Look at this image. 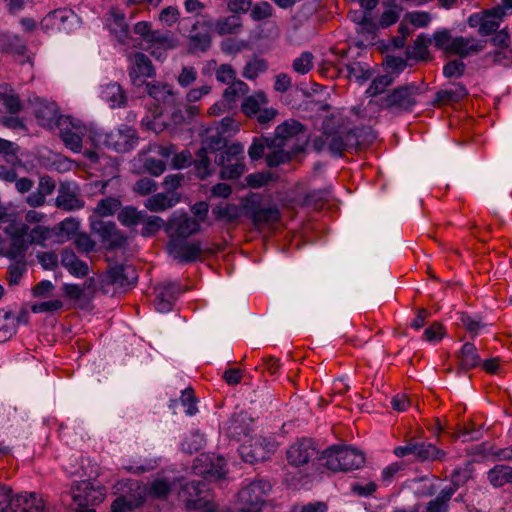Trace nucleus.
I'll return each mask as SVG.
<instances>
[{
  "instance_id": "obj_60",
  "label": "nucleus",
  "mask_w": 512,
  "mask_h": 512,
  "mask_svg": "<svg viewBox=\"0 0 512 512\" xmlns=\"http://www.w3.org/2000/svg\"><path fill=\"white\" fill-rule=\"evenodd\" d=\"M444 335L445 330L442 324L434 322L429 327L425 328L422 339L427 343L436 344L444 337Z\"/></svg>"
},
{
  "instance_id": "obj_1",
  "label": "nucleus",
  "mask_w": 512,
  "mask_h": 512,
  "mask_svg": "<svg viewBox=\"0 0 512 512\" xmlns=\"http://www.w3.org/2000/svg\"><path fill=\"white\" fill-rule=\"evenodd\" d=\"M121 206L118 198L108 197L98 202L93 214L90 216V228L92 232L98 234L103 241L110 242L111 245L120 246L125 239L119 235L116 225L111 221H103L102 217L113 215Z\"/></svg>"
},
{
  "instance_id": "obj_32",
  "label": "nucleus",
  "mask_w": 512,
  "mask_h": 512,
  "mask_svg": "<svg viewBox=\"0 0 512 512\" xmlns=\"http://www.w3.org/2000/svg\"><path fill=\"white\" fill-rule=\"evenodd\" d=\"M61 264L75 277L82 278L88 274L89 267L86 262L80 260L72 250L64 249L61 252Z\"/></svg>"
},
{
  "instance_id": "obj_19",
  "label": "nucleus",
  "mask_w": 512,
  "mask_h": 512,
  "mask_svg": "<svg viewBox=\"0 0 512 512\" xmlns=\"http://www.w3.org/2000/svg\"><path fill=\"white\" fill-rule=\"evenodd\" d=\"M168 251L174 259L180 262H192L199 258L202 248L197 241L172 239L168 244Z\"/></svg>"
},
{
  "instance_id": "obj_62",
  "label": "nucleus",
  "mask_w": 512,
  "mask_h": 512,
  "mask_svg": "<svg viewBox=\"0 0 512 512\" xmlns=\"http://www.w3.org/2000/svg\"><path fill=\"white\" fill-rule=\"evenodd\" d=\"M180 403L185 408L188 416H194L198 412L197 399L191 388L184 389L180 397Z\"/></svg>"
},
{
  "instance_id": "obj_18",
  "label": "nucleus",
  "mask_w": 512,
  "mask_h": 512,
  "mask_svg": "<svg viewBox=\"0 0 512 512\" xmlns=\"http://www.w3.org/2000/svg\"><path fill=\"white\" fill-rule=\"evenodd\" d=\"M105 498V489L90 481H81L73 489V500L78 506H94Z\"/></svg>"
},
{
  "instance_id": "obj_20",
  "label": "nucleus",
  "mask_w": 512,
  "mask_h": 512,
  "mask_svg": "<svg viewBox=\"0 0 512 512\" xmlns=\"http://www.w3.org/2000/svg\"><path fill=\"white\" fill-rule=\"evenodd\" d=\"M185 289L178 283L169 282L157 288L155 309L160 313H167L173 309L174 303Z\"/></svg>"
},
{
  "instance_id": "obj_23",
  "label": "nucleus",
  "mask_w": 512,
  "mask_h": 512,
  "mask_svg": "<svg viewBox=\"0 0 512 512\" xmlns=\"http://www.w3.org/2000/svg\"><path fill=\"white\" fill-rule=\"evenodd\" d=\"M134 33L148 42L158 43L164 49H174L177 47V40L170 32H152L150 24L145 21H140L135 24Z\"/></svg>"
},
{
  "instance_id": "obj_25",
  "label": "nucleus",
  "mask_w": 512,
  "mask_h": 512,
  "mask_svg": "<svg viewBox=\"0 0 512 512\" xmlns=\"http://www.w3.org/2000/svg\"><path fill=\"white\" fill-rule=\"evenodd\" d=\"M450 55H457L460 58H466L470 55L477 54L486 47L485 40H479L473 37H454Z\"/></svg>"
},
{
  "instance_id": "obj_53",
  "label": "nucleus",
  "mask_w": 512,
  "mask_h": 512,
  "mask_svg": "<svg viewBox=\"0 0 512 512\" xmlns=\"http://www.w3.org/2000/svg\"><path fill=\"white\" fill-rule=\"evenodd\" d=\"M459 321L472 336L479 335L487 327V324L483 323L479 317L468 313H460Z\"/></svg>"
},
{
  "instance_id": "obj_8",
  "label": "nucleus",
  "mask_w": 512,
  "mask_h": 512,
  "mask_svg": "<svg viewBox=\"0 0 512 512\" xmlns=\"http://www.w3.org/2000/svg\"><path fill=\"white\" fill-rule=\"evenodd\" d=\"M179 497L186 502L188 509L203 510V512H216L211 502V495L204 481L192 480L181 488Z\"/></svg>"
},
{
  "instance_id": "obj_37",
  "label": "nucleus",
  "mask_w": 512,
  "mask_h": 512,
  "mask_svg": "<svg viewBox=\"0 0 512 512\" xmlns=\"http://www.w3.org/2000/svg\"><path fill=\"white\" fill-rule=\"evenodd\" d=\"M203 459L205 461L209 460L210 464L209 467L205 469H199L198 466L195 465L194 469L197 470L200 474H205L216 479H220L225 475L226 461L223 457H215L214 455L209 457L202 455L201 458H197V462L202 461Z\"/></svg>"
},
{
  "instance_id": "obj_45",
  "label": "nucleus",
  "mask_w": 512,
  "mask_h": 512,
  "mask_svg": "<svg viewBox=\"0 0 512 512\" xmlns=\"http://www.w3.org/2000/svg\"><path fill=\"white\" fill-rule=\"evenodd\" d=\"M146 217V211L138 210L135 207H124L118 214L119 221L128 227L141 224Z\"/></svg>"
},
{
  "instance_id": "obj_14",
  "label": "nucleus",
  "mask_w": 512,
  "mask_h": 512,
  "mask_svg": "<svg viewBox=\"0 0 512 512\" xmlns=\"http://www.w3.org/2000/svg\"><path fill=\"white\" fill-rule=\"evenodd\" d=\"M277 448V444L271 437H256L250 440V444H242L239 448L241 458L248 463L266 460Z\"/></svg>"
},
{
  "instance_id": "obj_43",
  "label": "nucleus",
  "mask_w": 512,
  "mask_h": 512,
  "mask_svg": "<svg viewBox=\"0 0 512 512\" xmlns=\"http://www.w3.org/2000/svg\"><path fill=\"white\" fill-rule=\"evenodd\" d=\"M461 367L465 370L472 369L479 365L480 357L474 344L467 342L463 344L459 352Z\"/></svg>"
},
{
  "instance_id": "obj_58",
  "label": "nucleus",
  "mask_w": 512,
  "mask_h": 512,
  "mask_svg": "<svg viewBox=\"0 0 512 512\" xmlns=\"http://www.w3.org/2000/svg\"><path fill=\"white\" fill-rule=\"evenodd\" d=\"M280 219V211L276 206L262 207L253 221L255 225L273 224Z\"/></svg>"
},
{
  "instance_id": "obj_54",
  "label": "nucleus",
  "mask_w": 512,
  "mask_h": 512,
  "mask_svg": "<svg viewBox=\"0 0 512 512\" xmlns=\"http://www.w3.org/2000/svg\"><path fill=\"white\" fill-rule=\"evenodd\" d=\"M205 444L204 435L198 431L189 433L182 441L181 448L184 452L192 454L203 448Z\"/></svg>"
},
{
  "instance_id": "obj_28",
  "label": "nucleus",
  "mask_w": 512,
  "mask_h": 512,
  "mask_svg": "<svg viewBox=\"0 0 512 512\" xmlns=\"http://www.w3.org/2000/svg\"><path fill=\"white\" fill-rule=\"evenodd\" d=\"M44 502L36 493L23 492L14 496L12 512H43Z\"/></svg>"
},
{
  "instance_id": "obj_15",
  "label": "nucleus",
  "mask_w": 512,
  "mask_h": 512,
  "mask_svg": "<svg viewBox=\"0 0 512 512\" xmlns=\"http://www.w3.org/2000/svg\"><path fill=\"white\" fill-rule=\"evenodd\" d=\"M29 105L38 120V123L47 128H53L58 125L62 115H59L58 107L55 102L46 100L39 96H33L29 99Z\"/></svg>"
},
{
  "instance_id": "obj_4",
  "label": "nucleus",
  "mask_w": 512,
  "mask_h": 512,
  "mask_svg": "<svg viewBox=\"0 0 512 512\" xmlns=\"http://www.w3.org/2000/svg\"><path fill=\"white\" fill-rule=\"evenodd\" d=\"M323 465L332 471L359 469L365 462L364 454L353 447H329L322 453Z\"/></svg>"
},
{
  "instance_id": "obj_39",
  "label": "nucleus",
  "mask_w": 512,
  "mask_h": 512,
  "mask_svg": "<svg viewBox=\"0 0 512 512\" xmlns=\"http://www.w3.org/2000/svg\"><path fill=\"white\" fill-rule=\"evenodd\" d=\"M412 28L416 27V13H408L401 21L398 29L399 35L392 38L391 42L394 48H403L406 44L407 37L413 31Z\"/></svg>"
},
{
  "instance_id": "obj_16",
  "label": "nucleus",
  "mask_w": 512,
  "mask_h": 512,
  "mask_svg": "<svg viewBox=\"0 0 512 512\" xmlns=\"http://www.w3.org/2000/svg\"><path fill=\"white\" fill-rule=\"evenodd\" d=\"M5 232L10 238L6 256L12 259L22 257L31 245L28 236V226L24 223L12 224L6 227Z\"/></svg>"
},
{
  "instance_id": "obj_22",
  "label": "nucleus",
  "mask_w": 512,
  "mask_h": 512,
  "mask_svg": "<svg viewBox=\"0 0 512 512\" xmlns=\"http://www.w3.org/2000/svg\"><path fill=\"white\" fill-rule=\"evenodd\" d=\"M317 452L311 439H302L293 443L287 450L289 464L299 467L308 463Z\"/></svg>"
},
{
  "instance_id": "obj_41",
  "label": "nucleus",
  "mask_w": 512,
  "mask_h": 512,
  "mask_svg": "<svg viewBox=\"0 0 512 512\" xmlns=\"http://www.w3.org/2000/svg\"><path fill=\"white\" fill-rule=\"evenodd\" d=\"M487 477L494 487H501L505 484L512 483V467L496 465L488 471Z\"/></svg>"
},
{
  "instance_id": "obj_17",
  "label": "nucleus",
  "mask_w": 512,
  "mask_h": 512,
  "mask_svg": "<svg viewBox=\"0 0 512 512\" xmlns=\"http://www.w3.org/2000/svg\"><path fill=\"white\" fill-rule=\"evenodd\" d=\"M505 16L502 8H493L482 14H473L468 19L470 27H478V32L482 36H488L498 30Z\"/></svg>"
},
{
  "instance_id": "obj_61",
  "label": "nucleus",
  "mask_w": 512,
  "mask_h": 512,
  "mask_svg": "<svg viewBox=\"0 0 512 512\" xmlns=\"http://www.w3.org/2000/svg\"><path fill=\"white\" fill-rule=\"evenodd\" d=\"M393 81H394V76H392L390 74L378 76L377 78H375L372 81V83L366 90V93L369 96L378 95V94L382 93L386 87L391 85L393 83Z\"/></svg>"
},
{
  "instance_id": "obj_26",
  "label": "nucleus",
  "mask_w": 512,
  "mask_h": 512,
  "mask_svg": "<svg viewBox=\"0 0 512 512\" xmlns=\"http://www.w3.org/2000/svg\"><path fill=\"white\" fill-rule=\"evenodd\" d=\"M415 95L416 89L413 84L401 86L387 96L386 105L404 110L411 109L414 105Z\"/></svg>"
},
{
  "instance_id": "obj_13",
  "label": "nucleus",
  "mask_w": 512,
  "mask_h": 512,
  "mask_svg": "<svg viewBox=\"0 0 512 512\" xmlns=\"http://www.w3.org/2000/svg\"><path fill=\"white\" fill-rule=\"evenodd\" d=\"M78 23L77 15L70 9L61 8L48 13L41 20V29L53 34L56 32H70Z\"/></svg>"
},
{
  "instance_id": "obj_24",
  "label": "nucleus",
  "mask_w": 512,
  "mask_h": 512,
  "mask_svg": "<svg viewBox=\"0 0 512 512\" xmlns=\"http://www.w3.org/2000/svg\"><path fill=\"white\" fill-rule=\"evenodd\" d=\"M170 227L175 234L182 239L196 234L200 231V223L197 219L190 217L187 213L176 211L170 220Z\"/></svg>"
},
{
  "instance_id": "obj_10",
  "label": "nucleus",
  "mask_w": 512,
  "mask_h": 512,
  "mask_svg": "<svg viewBox=\"0 0 512 512\" xmlns=\"http://www.w3.org/2000/svg\"><path fill=\"white\" fill-rule=\"evenodd\" d=\"M270 490V484L258 480L244 487L238 494L241 508L238 512H261L264 505V496Z\"/></svg>"
},
{
  "instance_id": "obj_59",
  "label": "nucleus",
  "mask_w": 512,
  "mask_h": 512,
  "mask_svg": "<svg viewBox=\"0 0 512 512\" xmlns=\"http://www.w3.org/2000/svg\"><path fill=\"white\" fill-rule=\"evenodd\" d=\"M267 70V64L262 59H253L246 63L243 76L246 79L253 80L257 78L261 73Z\"/></svg>"
},
{
  "instance_id": "obj_21",
  "label": "nucleus",
  "mask_w": 512,
  "mask_h": 512,
  "mask_svg": "<svg viewBox=\"0 0 512 512\" xmlns=\"http://www.w3.org/2000/svg\"><path fill=\"white\" fill-rule=\"evenodd\" d=\"M154 75V67L145 54L138 52L130 58L129 76L134 85L139 86L145 83V78H150Z\"/></svg>"
},
{
  "instance_id": "obj_30",
  "label": "nucleus",
  "mask_w": 512,
  "mask_h": 512,
  "mask_svg": "<svg viewBox=\"0 0 512 512\" xmlns=\"http://www.w3.org/2000/svg\"><path fill=\"white\" fill-rule=\"evenodd\" d=\"M107 279L110 284L125 287L134 284L137 275L131 266L116 265L108 270Z\"/></svg>"
},
{
  "instance_id": "obj_3",
  "label": "nucleus",
  "mask_w": 512,
  "mask_h": 512,
  "mask_svg": "<svg viewBox=\"0 0 512 512\" xmlns=\"http://www.w3.org/2000/svg\"><path fill=\"white\" fill-rule=\"evenodd\" d=\"M57 126L65 146L75 153L81 152L83 144L92 145L91 136L97 133V127L87 126L81 120L70 116L61 117Z\"/></svg>"
},
{
  "instance_id": "obj_56",
  "label": "nucleus",
  "mask_w": 512,
  "mask_h": 512,
  "mask_svg": "<svg viewBox=\"0 0 512 512\" xmlns=\"http://www.w3.org/2000/svg\"><path fill=\"white\" fill-rule=\"evenodd\" d=\"M52 235L53 230L42 225H37L31 230L28 228V236L31 245H39L44 247L46 242L51 239Z\"/></svg>"
},
{
  "instance_id": "obj_40",
  "label": "nucleus",
  "mask_w": 512,
  "mask_h": 512,
  "mask_svg": "<svg viewBox=\"0 0 512 512\" xmlns=\"http://www.w3.org/2000/svg\"><path fill=\"white\" fill-rule=\"evenodd\" d=\"M146 92L158 103L167 104L173 101L171 86L158 82L146 83Z\"/></svg>"
},
{
  "instance_id": "obj_49",
  "label": "nucleus",
  "mask_w": 512,
  "mask_h": 512,
  "mask_svg": "<svg viewBox=\"0 0 512 512\" xmlns=\"http://www.w3.org/2000/svg\"><path fill=\"white\" fill-rule=\"evenodd\" d=\"M248 85L243 81H236L231 83L223 93L225 102L232 108L237 99L248 92Z\"/></svg>"
},
{
  "instance_id": "obj_35",
  "label": "nucleus",
  "mask_w": 512,
  "mask_h": 512,
  "mask_svg": "<svg viewBox=\"0 0 512 512\" xmlns=\"http://www.w3.org/2000/svg\"><path fill=\"white\" fill-rule=\"evenodd\" d=\"M416 53V41L414 45H409L407 51L405 52L406 57H399L394 55H387L384 60V64L390 75H399L402 71L406 69L410 64L408 61L415 56Z\"/></svg>"
},
{
  "instance_id": "obj_9",
  "label": "nucleus",
  "mask_w": 512,
  "mask_h": 512,
  "mask_svg": "<svg viewBox=\"0 0 512 512\" xmlns=\"http://www.w3.org/2000/svg\"><path fill=\"white\" fill-rule=\"evenodd\" d=\"M324 133L313 140V148L317 152L327 150L333 156H340L342 152L351 144L354 136L351 132L345 130H328V121L323 123Z\"/></svg>"
},
{
  "instance_id": "obj_31",
  "label": "nucleus",
  "mask_w": 512,
  "mask_h": 512,
  "mask_svg": "<svg viewBox=\"0 0 512 512\" xmlns=\"http://www.w3.org/2000/svg\"><path fill=\"white\" fill-rule=\"evenodd\" d=\"M55 204L58 208L66 211L79 210L84 207V201L78 197V194L70 185L61 186Z\"/></svg>"
},
{
  "instance_id": "obj_51",
  "label": "nucleus",
  "mask_w": 512,
  "mask_h": 512,
  "mask_svg": "<svg viewBox=\"0 0 512 512\" xmlns=\"http://www.w3.org/2000/svg\"><path fill=\"white\" fill-rule=\"evenodd\" d=\"M288 148H268L266 153V162L269 167H277L280 164L287 162L293 154Z\"/></svg>"
},
{
  "instance_id": "obj_11",
  "label": "nucleus",
  "mask_w": 512,
  "mask_h": 512,
  "mask_svg": "<svg viewBox=\"0 0 512 512\" xmlns=\"http://www.w3.org/2000/svg\"><path fill=\"white\" fill-rule=\"evenodd\" d=\"M268 99L264 92H257L246 97L241 105L242 112L250 117L255 118L259 124L264 125L272 121L277 115V110L267 107Z\"/></svg>"
},
{
  "instance_id": "obj_57",
  "label": "nucleus",
  "mask_w": 512,
  "mask_h": 512,
  "mask_svg": "<svg viewBox=\"0 0 512 512\" xmlns=\"http://www.w3.org/2000/svg\"><path fill=\"white\" fill-rule=\"evenodd\" d=\"M454 494V489H444L439 495L428 503L427 512H445L448 507V501Z\"/></svg>"
},
{
  "instance_id": "obj_34",
  "label": "nucleus",
  "mask_w": 512,
  "mask_h": 512,
  "mask_svg": "<svg viewBox=\"0 0 512 512\" xmlns=\"http://www.w3.org/2000/svg\"><path fill=\"white\" fill-rule=\"evenodd\" d=\"M100 97L111 108H120L126 103V96L121 86L115 82L102 85Z\"/></svg>"
},
{
  "instance_id": "obj_63",
  "label": "nucleus",
  "mask_w": 512,
  "mask_h": 512,
  "mask_svg": "<svg viewBox=\"0 0 512 512\" xmlns=\"http://www.w3.org/2000/svg\"><path fill=\"white\" fill-rule=\"evenodd\" d=\"M62 290L65 296L76 303L88 302L86 299V290L82 288L81 285L65 283L62 286Z\"/></svg>"
},
{
  "instance_id": "obj_50",
  "label": "nucleus",
  "mask_w": 512,
  "mask_h": 512,
  "mask_svg": "<svg viewBox=\"0 0 512 512\" xmlns=\"http://www.w3.org/2000/svg\"><path fill=\"white\" fill-rule=\"evenodd\" d=\"M484 59L495 65H509L512 63V48H496L495 50L486 53Z\"/></svg>"
},
{
  "instance_id": "obj_29",
  "label": "nucleus",
  "mask_w": 512,
  "mask_h": 512,
  "mask_svg": "<svg viewBox=\"0 0 512 512\" xmlns=\"http://www.w3.org/2000/svg\"><path fill=\"white\" fill-rule=\"evenodd\" d=\"M106 26L119 42L123 44L127 42L129 36L128 24L120 10L116 8L111 9L106 20Z\"/></svg>"
},
{
  "instance_id": "obj_7",
  "label": "nucleus",
  "mask_w": 512,
  "mask_h": 512,
  "mask_svg": "<svg viewBox=\"0 0 512 512\" xmlns=\"http://www.w3.org/2000/svg\"><path fill=\"white\" fill-rule=\"evenodd\" d=\"M215 163L221 167L220 176L223 179H236L244 170V146L233 143L215 158Z\"/></svg>"
},
{
  "instance_id": "obj_27",
  "label": "nucleus",
  "mask_w": 512,
  "mask_h": 512,
  "mask_svg": "<svg viewBox=\"0 0 512 512\" xmlns=\"http://www.w3.org/2000/svg\"><path fill=\"white\" fill-rule=\"evenodd\" d=\"M150 152L164 158L169 159L173 156L172 164L175 168L181 169L188 166L191 163V154L189 151H181L176 153V147L172 144L169 145H158L154 144L150 147Z\"/></svg>"
},
{
  "instance_id": "obj_64",
  "label": "nucleus",
  "mask_w": 512,
  "mask_h": 512,
  "mask_svg": "<svg viewBox=\"0 0 512 512\" xmlns=\"http://www.w3.org/2000/svg\"><path fill=\"white\" fill-rule=\"evenodd\" d=\"M141 224H143L141 235L150 237L162 228L164 221L158 216H148L146 214L145 220Z\"/></svg>"
},
{
  "instance_id": "obj_12",
  "label": "nucleus",
  "mask_w": 512,
  "mask_h": 512,
  "mask_svg": "<svg viewBox=\"0 0 512 512\" xmlns=\"http://www.w3.org/2000/svg\"><path fill=\"white\" fill-rule=\"evenodd\" d=\"M117 491L128 489L127 494L118 497L111 505V512H131L133 509L139 507L144 502L145 490L137 481L125 480L118 483Z\"/></svg>"
},
{
  "instance_id": "obj_38",
  "label": "nucleus",
  "mask_w": 512,
  "mask_h": 512,
  "mask_svg": "<svg viewBox=\"0 0 512 512\" xmlns=\"http://www.w3.org/2000/svg\"><path fill=\"white\" fill-rule=\"evenodd\" d=\"M19 317L8 311H0V343L9 340L15 333Z\"/></svg>"
},
{
  "instance_id": "obj_55",
  "label": "nucleus",
  "mask_w": 512,
  "mask_h": 512,
  "mask_svg": "<svg viewBox=\"0 0 512 512\" xmlns=\"http://www.w3.org/2000/svg\"><path fill=\"white\" fill-rule=\"evenodd\" d=\"M468 94L467 89L461 84H455L453 88L443 89L437 92L439 102H456Z\"/></svg>"
},
{
  "instance_id": "obj_33",
  "label": "nucleus",
  "mask_w": 512,
  "mask_h": 512,
  "mask_svg": "<svg viewBox=\"0 0 512 512\" xmlns=\"http://www.w3.org/2000/svg\"><path fill=\"white\" fill-rule=\"evenodd\" d=\"M212 214L216 220L226 224L236 223L243 216V209L240 204L221 203L212 209Z\"/></svg>"
},
{
  "instance_id": "obj_6",
  "label": "nucleus",
  "mask_w": 512,
  "mask_h": 512,
  "mask_svg": "<svg viewBox=\"0 0 512 512\" xmlns=\"http://www.w3.org/2000/svg\"><path fill=\"white\" fill-rule=\"evenodd\" d=\"M91 137L93 146H105L122 153L132 150L137 145L138 140L136 131L126 125L109 133L97 128V133H94Z\"/></svg>"
},
{
  "instance_id": "obj_47",
  "label": "nucleus",
  "mask_w": 512,
  "mask_h": 512,
  "mask_svg": "<svg viewBox=\"0 0 512 512\" xmlns=\"http://www.w3.org/2000/svg\"><path fill=\"white\" fill-rule=\"evenodd\" d=\"M145 490L144 499L146 496H150L153 498H165L171 491L172 484L171 482L166 478H157L151 484L149 487H143Z\"/></svg>"
},
{
  "instance_id": "obj_36",
  "label": "nucleus",
  "mask_w": 512,
  "mask_h": 512,
  "mask_svg": "<svg viewBox=\"0 0 512 512\" xmlns=\"http://www.w3.org/2000/svg\"><path fill=\"white\" fill-rule=\"evenodd\" d=\"M22 108L21 101L14 89L6 83L0 85V111L11 114L18 113Z\"/></svg>"
},
{
  "instance_id": "obj_2",
  "label": "nucleus",
  "mask_w": 512,
  "mask_h": 512,
  "mask_svg": "<svg viewBox=\"0 0 512 512\" xmlns=\"http://www.w3.org/2000/svg\"><path fill=\"white\" fill-rule=\"evenodd\" d=\"M307 143L305 127L298 121L290 119L279 124L274 136L267 139L268 148H288L292 152H301Z\"/></svg>"
},
{
  "instance_id": "obj_48",
  "label": "nucleus",
  "mask_w": 512,
  "mask_h": 512,
  "mask_svg": "<svg viewBox=\"0 0 512 512\" xmlns=\"http://www.w3.org/2000/svg\"><path fill=\"white\" fill-rule=\"evenodd\" d=\"M176 201L164 193H157L144 202L145 207L152 212H160L169 209L175 205Z\"/></svg>"
},
{
  "instance_id": "obj_46",
  "label": "nucleus",
  "mask_w": 512,
  "mask_h": 512,
  "mask_svg": "<svg viewBox=\"0 0 512 512\" xmlns=\"http://www.w3.org/2000/svg\"><path fill=\"white\" fill-rule=\"evenodd\" d=\"M454 37H452L451 33L447 29H442L436 31L432 37L426 35V41L428 44H433L437 49L442 50L445 54L450 55L451 45Z\"/></svg>"
},
{
  "instance_id": "obj_44",
  "label": "nucleus",
  "mask_w": 512,
  "mask_h": 512,
  "mask_svg": "<svg viewBox=\"0 0 512 512\" xmlns=\"http://www.w3.org/2000/svg\"><path fill=\"white\" fill-rule=\"evenodd\" d=\"M240 207L243 209V216H248L253 222L262 208L261 195L256 193L248 194L241 199Z\"/></svg>"
},
{
  "instance_id": "obj_52",
  "label": "nucleus",
  "mask_w": 512,
  "mask_h": 512,
  "mask_svg": "<svg viewBox=\"0 0 512 512\" xmlns=\"http://www.w3.org/2000/svg\"><path fill=\"white\" fill-rule=\"evenodd\" d=\"M446 452L431 443L418 444V461L442 460Z\"/></svg>"
},
{
  "instance_id": "obj_42",
  "label": "nucleus",
  "mask_w": 512,
  "mask_h": 512,
  "mask_svg": "<svg viewBox=\"0 0 512 512\" xmlns=\"http://www.w3.org/2000/svg\"><path fill=\"white\" fill-rule=\"evenodd\" d=\"M242 27L241 19L237 15L220 18L214 23V30L221 36L236 34Z\"/></svg>"
},
{
  "instance_id": "obj_5",
  "label": "nucleus",
  "mask_w": 512,
  "mask_h": 512,
  "mask_svg": "<svg viewBox=\"0 0 512 512\" xmlns=\"http://www.w3.org/2000/svg\"><path fill=\"white\" fill-rule=\"evenodd\" d=\"M227 137L214 126L205 130L202 138V147L197 152L195 169L199 178L204 179L211 174V164L208 155L221 150L227 141Z\"/></svg>"
}]
</instances>
